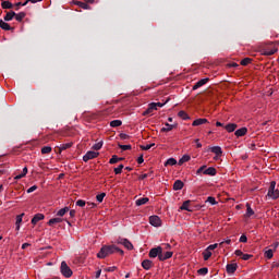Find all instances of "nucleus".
Returning a JSON list of instances; mask_svg holds the SVG:
<instances>
[{
	"mask_svg": "<svg viewBox=\"0 0 279 279\" xmlns=\"http://www.w3.org/2000/svg\"><path fill=\"white\" fill-rule=\"evenodd\" d=\"M209 150L211 151V154H215L216 156H222L223 150H221L220 146H213L209 148Z\"/></svg>",
	"mask_w": 279,
	"mask_h": 279,
	"instance_id": "nucleus-21",
	"label": "nucleus"
},
{
	"mask_svg": "<svg viewBox=\"0 0 279 279\" xmlns=\"http://www.w3.org/2000/svg\"><path fill=\"white\" fill-rule=\"evenodd\" d=\"M219 247V244H210L204 252H203V258L204 260H208L210 256H213V250H217Z\"/></svg>",
	"mask_w": 279,
	"mask_h": 279,
	"instance_id": "nucleus-5",
	"label": "nucleus"
},
{
	"mask_svg": "<svg viewBox=\"0 0 279 279\" xmlns=\"http://www.w3.org/2000/svg\"><path fill=\"white\" fill-rule=\"evenodd\" d=\"M142 267L143 269H145L146 271H149V269H151V267H154V262H151L150 259H144L142 262Z\"/></svg>",
	"mask_w": 279,
	"mask_h": 279,
	"instance_id": "nucleus-14",
	"label": "nucleus"
},
{
	"mask_svg": "<svg viewBox=\"0 0 279 279\" xmlns=\"http://www.w3.org/2000/svg\"><path fill=\"white\" fill-rule=\"evenodd\" d=\"M76 206H80L81 208H84V206H86V201H84V199L76 201Z\"/></svg>",
	"mask_w": 279,
	"mask_h": 279,
	"instance_id": "nucleus-53",
	"label": "nucleus"
},
{
	"mask_svg": "<svg viewBox=\"0 0 279 279\" xmlns=\"http://www.w3.org/2000/svg\"><path fill=\"white\" fill-rule=\"evenodd\" d=\"M236 269H239V265H236V264H228L227 265V274H229L230 276H232V274H234L236 271Z\"/></svg>",
	"mask_w": 279,
	"mask_h": 279,
	"instance_id": "nucleus-15",
	"label": "nucleus"
},
{
	"mask_svg": "<svg viewBox=\"0 0 279 279\" xmlns=\"http://www.w3.org/2000/svg\"><path fill=\"white\" fill-rule=\"evenodd\" d=\"M234 255L238 256L239 258H241V260H250V258H254V255L243 253V251H241V250H235Z\"/></svg>",
	"mask_w": 279,
	"mask_h": 279,
	"instance_id": "nucleus-8",
	"label": "nucleus"
},
{
	"mask_svg": "<svg viewBox=\"0 0 279 279\" xmlns=\"http://www.w3.org/2000/svg\"><path fill=\"white\" fill-rule=\"evenodd\" d=\"M234 134L238 137L245 136L247 134V128L238 129Z\"/></svg>",
	"mask_w": 279,
	"mask_h": 279,
	"instance_id": "nucleus-31",
	"label": "nucleus"
},
{
	"mask_svg": "<svg viewBox=\"0 0 279 279\" xmlns=\"http://www.w3.org/2000/svg\"><path fill=\"white\" fill-rule=\"evenodd\" d=\"M104 197H106V193H100V194L96 195V199L99 204H101V202H104Z\"/></svg>",
	"mask_w": 279,
	"mask_h": 279,
	"instance_id": "nucleus-49",
	"label": "nucleus"
},
{
	"mask_svg": "<svg viewBox=\"0 0 279 279\" xmlns=\"http://www.w3.org/2000/svg\"><path fill=\"white\" fill-rule=\"evenodd\" d=\"M27 16V13L25 12H20V13H15V21H17V23H23V19H25Z\"/></svg>",
	"mask_w": 279,
	"mask_h": 279,
	"instance_id": "nucleus-28",
	"label": "nucleus"
},
{
	"mask_svg": "<svg viewBox=\"0 0 279 279\" xmlns=\"http://www.w3.org/2000/svg\"><path fill=\"white\" fill-rule=\"evenodd\" d=\"M204 175H217V169L209 167L203 171Z\"/></svg>",
	"mask_w": 279,
	"mask_h": 279,
	"instance_id": "nucleus-25",
	"label": "nucleus"
},
{
	"mask_svg": "<svg viewBox=\"0 0 279 279\" xmlns=\"http://www.w3.org/2000/svg\"><path fill=\"white\" fill-rule=\"evenodd\" d=\"M162 254V248L160 246L154 247L149 251L148 256L149 258H160V255Z\"/></svg>",
	"mask_w": 279,
	"mask_h": 279,
	"instance_id": "nucleus-9",
	"label": "nucleus"
},
{
	"mask_svg": "<svg viewBox=\"0 0 279 279\" xmlns=\"http://www.w3.org/2000/svg\"><path fill=\"white\" fill-rule=\"evenodd\" d=\"M50 151H52V148H51V146H44L43 148H41V154H49Z\"/></svg>",
	"mask_w": 279,
	"mask_h": 279,
	"instance_id": "nucleus-48",
	"label": "nucleus"
},
{
	"mask_svg": "<svg viewBox=\"0 0 279 279\" xmlns=\"http://www.w3.org/2000/svg\"><path fill=\"white\" fill-rule=\"evenodd\" d=\"M1 8L2 10H12V8H14V4H12L10 0H4L1 2Z\"/></svg>",
	"mask_w": 279,
	"mask_h": 279,
	"instance_id": "nucleus-24",
	"label": "nucleus"
},
{
	"mask_svg": "<svg viewBox=\"0 0 279 279\" xmlns=\"http://www.w3.org/2000/svg\"><path fill=\"white\" fill-rule=\"evenodd\" d=\"M223 243H226L227 245H230L232 243V240L227 239V240L220 242L219 245L221 246V245H223Z\"/></svg>",
	"mask_w": 279,
	"mask_h": 279,
	"instance_id": "nucleus-58",
	"label": "nucleus"
},
{
	"mask_svg": "<svg viewBox=\"0 0 279 279\" xmlns=\"http://www.w3.org/2000/svg\"><path fill=\"white\" fill-rule=\"evenodd\" d=\"M253 215H254V209H252V205H250V203H246V213L244 217L246 219H250V217H253Z\"/></svg>",
	"mask_w": 279,
	"mask_h": 279,
	"instance_id": "nucleus-23",
	"label": "nucleus"
},
{
	"mask_svg": "<svg viewBox=\"0 0 279 279\" xmlns=\"http://www.w3.org/2000/svg\"><path fill=\"white\" fill-rule=\"evenodd\" d=\"M225 130L229 133H232L236 130V124L235 123H229L225 126Z\"/></svg>",
	"mask_w": 279,
	"mask_h": 279,
	"instance_id": "nucleus-34",
	"label": "nucleus"
},
{
	"mask_svg": "<svg viewBox=\"0 0 279 279\" xmlns=\"http://www.w3.org/2000/svg\"><path fill=\"white\" fill-rule=\"evenodd\" d=\"M197 274L199 276H206V274H208V268L204 267L197 270Z\"/></svg>",
	"mask_w": 279,
	"mask_h": 279,
	"instance_id": "nucleus-50",
	"label": "nucleus"
},
{
	"mask_svg": "<svg viewBox=\"0 0 279 279\" xmlns=\"http://www.w3.org/2000/svg\"><path fill=\"white\" fill-rule=\"evenodd\" d=\"M43 0H26L22 5H27L28 3H39Z\"/></svg>",
	"mask_w": 279,
	"mask_h": 279,
	"instance_id": "nucleus-54",
	"label": "nucleus"
},
{
	"mask_svg": "<svg viewBox=\"0 0 279 279\" xmlns=\"http://www.w3.org/2000/svg\"><path fill=\"white\" fill-rule=\"evenodd\" d=\"M121 125H123V122L121 120H112L110 122L111 128H121Z\"/></svg>",
	"mask_w": 279,
	"mask_h": 279,
	"instance_id": "nucleus-40",
	"label": "nucleus"
},
{
	"mask_svg": "<svg viewBox=\"0 0 279 279\" xmlns=\"http://www.w3.org/2000/svg\"><path fill=\"white\" fill-rule=\"evenodd\" d=\"M0 28L4 32H10V29H12V26H10L8 22L0 20Z\"/></svg>",
	"mask_w": 279,
	"mask_h": 279,
	"instance_id": "nucleus-29",
	"label": "nucleus"
},
{
	"mask_svg": "<svg viewBox=\"0 0 279 279\" xmlns=\"http://www.w3.org/2000/svg\"><path fill=\"white\" fill-rule=\"evenodd\" d=\"M267 195L270 197V199H278L279 190H276V181L270 182Z\"/></svg>",
	"mask_w": 279,
	"mask_h": 279,
	"instance_id": "nucleus-4",
	"label": "nucleus"
},
{
	"mask_svg": "<svg viewBox=\"0 0 279 279\" xmlns=\"http://www.w3.org/2000/svg\"><path fill=\"white\" fill-rule=\"evenodd\" d=\"M99 157V153L88 150L84 156H83V161L88 162V160H95V158Z\"/></svg>",
	"mask_w": 279,
	"mask_h": 279,
	"instance_id": "nucleus-7",
	"label": "nucleus"
},
{
	"mask_svg": "<svg viewBox=\"0 0 279 279\" xmlns=\"http://www.w3.org/2000/svg\"><path fill=\"white\" fill-rule=\"evenodd\" d=\"M37 189H38L37 185H33V186H31L26 192H27V193H34V191H36Z\"/></svg>",
	"mask_w": 279,
	"mask_h": 279,
	"instance_id": "nucleus-56",
	"label": "nucleus"
},
{
	"mask_svg": "<svg viewBox=\"0 0 279 279\" xmlns=\"http://www.w3.org/2000/svg\"><path fill=\"white\" fill-rule=\"evenodd\" d=\"M100 277H101V269H98V270L96 271L95 278H96V279H99Z\"/></svg>",
	"mask_w": 279,
	"mask_h": 279,
	"instance_id": "nucleus-61",
	"label": "nucleus"
},
{
	"mask_svg": "<svg viewBox=\"0 0 279 279\" xmlns=\"http://www.w3.org/2000/svg\"><path fill=\"white\" fill-rule=\"evenodd\" d=\"M71 147H73V142H69L65 144H61L58 149H59V154H62V151H65V149H71Z\"/></svg>",
	"mask_w": 279,
	"mask_h": 279,
	"instance_id": "nucleus-16",
	"label": "nucleus"
},
{
	"mask_svg": "<svg viewBox=\"0 0 279 279\" xmlns=\"http://www.w3.org/2000/svg\"><path fill=\"white\" fill-rule=\"evenodd\" d=\"M180 210H186L187 213H193V209H191V201H185L180 207Z\"/></svg>",
	"mask_w": 279,
	"mask_h": 279,
	"instance_id": "nucleus-17",
	"label": "nucleus"
},
{
	"mask_svg": "<svg viewBox=\"0 0 279 279\" xmlns=\"http://www.w3.org/2000/svg\"><path fill=\"white\" fill-rule=\"evenodd\" d=\"M121 254L123 256V250L117 247L116 245H104L100 251L97 253V258H107L110 254Z\"/></svg>",
	"mask_w": 279,
	"mask_h": 279,
	"instance_id": "nucleus-1",
	"label": "nucleus"
},
{
	"mask_svg": "<svg viewBox=\"0 0 279 279\" xmlns=\"http://www.w3.org/2000/svg\"><path fill=\"white\" fill-rule=\"evenodd\" d=\"M61 274L64 278H71L73 276V270H71L66 262L61 263Z\"/></svg>",
	"mask_w": 279,
	"mask_h": 279,
	"instance_id": "nucleus-6",
	"label": "nucleus"
},
{
	"mask_svg": "<svg viewBox=\"0 0 279 279\" xmlns=\"http://www.w3.org/2000/svg\"><path fill=\"white\" fill-rule=\"evenodd\" d=\"M147 178H149V174L144 173V174H141V175L138 177V180H145V179H147Z\"/></svg>",
	"mask_w": 279,
	"mask_h": 279,
	"instance_id": "nucleus-59",
	"label": "nucleus"
},
{
	"mask_svg": "<svg viewBox=\"0 0 279 279\" xmlns=\"http://www.w3.org/2000/svg\"><path fill=\"white\" fill-rule=\"evenodd\" d=\"M178 117L180 119H182V121H189L191 119V117L189 116V113H186V111L181 110L178 112Z\"/></svg>",
	"mask_w": 279,
	"mask_h": 279,
	"instance_id": "nucleus-27",
	"label": "nucleus"
},
{
	"mask_svg": "<svg viewBox=\"0 0 279 279\" xmlns=\"http://www.w3.org/2000/svg\"><path fill=\"white\" fill-rule=\"evenodd\" d=\"M189 160H191V156L190 155H183L182 158L179 160L178 165L180 167H182V165H184V162H189Z\"/></svg>",
	"mask_w": 279,
	"mask_h": 279,
	"instance_id": "nucleus-37",
	"label": "nucleus"
},
{
	"mask_svg": "<svg viewBox=\"0 0 279 279\" xmlns=\"http://www.w3.org/2000/svg\"><path fill=\"white\" fill-rule=\"evenodd\" d=\"M43 219H45V216L43 214H36L31 223H33V226H36V223H38V221H43Z\"/></svg>",
	"mask_w": 279,
	"mask_h": 279,
	"instance_id": "nucleus-20",
	"label": "nucleus"
},
{
	"mask_svg": "<svg viewBox=\"0 0 279 279\" xmlns=\"http://www.w3.org/2000/svg\"><path fill=\"white\" fill-rule=\"evenodd\" d=\"M264 256L268 260H271V258H274V250L269 248V250L265 251Z\"/></svg>",
	"mask_w": 279,
	"mask_h": 279,
	"instance_id": "nucleus-39",
	"label": "nucleus"
},
{
	"mask_svg": "<svg viewBox=\"0 0 279 279\" xmlns=\"http://www.w3.org/2000/svg\"><path fill=\"white\" fill-rule=\"evenodd\" d=\"M119 148L122 149V151H128L132 149V145H119Z\"/></svg>",
	"mask_w": 279,
	"mask_h": 279,
	"instance_id": "nucleus-52",
	"label": "nucleus"
},
{
	"mask_svg": "<svg viewBox=\"0 0 279 279\" xmlns=\"http://www.w3.org/2000/svg\"><path fill=\"white\" fill-rule=\"evenodd\" d=\"M166 126L161 129V132H171L173 128H177L174 124L165 123Z\"/></svg>",
	"mask_w": 279,
	"mask_h": 279,
	"instance_id": "nucleus-38",
	"label": "nucleus"
},
{
	"mask_svg": "<svg viewBox=\"0 0 279 279\" xmlns=\"http://www.w3.org/2000/svg\"><path fill=\"white\" fill-rule=\"evenodd\" d=\"M24 7L22 2H17L13 5V8H15V10H19V8Z\"/></svg>",
	"mask_w": 279,
	"mask_h": 279,
	"instance_id": "nucleus-62",
	"label": "nucleus"
},
{
	"mask_svg": "<svg viewBox=\"0 0 279 279\" xmlns=\"http://www.w3.org/2000/svg\"><path fill=\"white\" fill-rule=\"evenodd\" d=\"M182 189H184V182H182V180H177L173 183V191H182Z\"/></svg>",
	"mask_w": 279,
	"mask_h": 279,
	"instance_id": "nucleus-22",
	"label": "nucleus"
},
{
	"mask_svg": "<svg viewBox=\"0 0 279 279\" xmlns=\"http://www.w3.org/2000/svg\"><path fill=\"white\" fill-rule=\"evenodd\" d=\"M74 5H78V8H82V10H90V7L86 2L74 1Z\"/></svg>",
	"mask_w": 279,
	"mask_h": 279,
	"instance_id": "nucleus-30",
	"label": "nucleus"
},
{
	"mask_svg": "<svg viewBox=\"0 0 279 279\" xmlns=\"http://www.w3.org/2000/svg\"><path fill=\"white\" fill-rule=\"evenodd\" d=\"M208 82H210V78L208 77L199 80L193 86V90H197V88H202V86H205V84H208Z\"/></svg>",
	"mask_w": 279,
	"mask_h": 279,
	"instance_id": "nucleus-11",
	"label": "nucleus"
},
{
	"mask_svg": "<svg viewBox=\"0 0 279 279\" xmlns=\"http://www.w3.org/2000/svg\"><path fill=\"white\" fill-rule=\"evenodd\" d=\"M240 64L242 66H247V64H252V59L251 58H244L241 60Z\"/></svg>",
	"mask_w": 279,
	"mask_h": 279,
	"instance_id": "nucleus-44",
	"label": "nucleus"
},
{
	"mask_svg": "<svg viewBox=\"0 0 279 279\" xmlns=\"http://www.w3.org/2000/svg\"><path fill=\"white\" fill-rule=\"evenodd\" d=\"M23 217H25V214H21L16 216V221H15V230L20 231L21 230V223H23Z\"/></svg>",
	"mask_w": 279,
	"mask_h": 279,
	"instance_id": "nucleus-19",
	"label": "nucleus"
},
{
	"mask_svg": "<svg viewBox=\"0 0 279 279\" xmlns=\"http://www.w3.org/2000/svg\"><path fill=\"white\" fill-rule=\"evenodd\" d=\"M119 243L120 245H123L126 250H134V245L128 239H121Z\"/></svg>",
	"mask_w": 279,
	"mask_h": 279,
	"instance_id": "nucleus-12",
	"label": "nucleus"
},
{
	"mask_svg": "<svg viewBox=\"0 0 279 279\" xmlns=\"http://www.w3.org/2000/svg\"><path fill=\"white\" fill-rule=\"evenodd\" d=\"M27 167H24L22 173L16 174L15 172L14 180H22V178H25V175H27Z\"/></svg>",
	"mask_w": 279,
	"mask_h": 279,
	"instance_id": "nucleus-32",
	"label": "nucleus"
},
{
	"mask_svg": "<svg viewBox=\"0 0 279 279\" xmlns=\"http://www.w3.org/2000/svg\"><path fill=\"white\" fill-rule=\"evenodd\" d=\"M29 243H24V244H22V250H26V247H29Z\"/></svg>",
	"mask_w": 279,
	"mask_h": 279,
	"instance_id": "nucleus-64",
	"label": "nucleus"
},
{
	"mask_svg": "<svg viewBox=\"0 0 279 279\" xmlns=\"http://www.w3.org/2000/svg\"><path fill=\"white\" fill-rule=\"evenodd\" d=\"M173 256V252L168 251L166 253L161 252V255H159V260H169Z\"/></svg>",
	"mask_w": 279,
	"mask_h": 279,
	"instance_id": "nucleus-18",
	"label": "nucleus"
},
{
	"mask_svg": "<svg viewBox=\"0 0 279 279\" xmlns=\"http://www.w3.org/2000/svg\"><path fill=\"white\" fill-rule=\"evenodd\" d=\"M147 202H149L148 197H142V198H138L135 202V204H136V206H145V204H147Z\"/></svg>",
	"mask_w": 279,
	"mask_h": 279,
	"instance_id": "nucleus-35",
	"label": "nucleus"
},
{
	"mask_svg": "<svg viewBox=\"0 0 279 279\" xmlns=\"http://www.w3.org/2000/svg\"><path fill=\"white\" fill-rule=\"evenodd\" d=\"M101 147H104V142L100 141V142L94 144L92 149H94L95 151H99V149H101Z\"/></svg>",
	"mask_w": 279,
	"mask_h": 279,
	"instance_id": "nucleus-43",
	"label": "nucleus"
},
{
	"mask_svg": "<svg viewBox=\"0 0 279 279\" xmlns=\"http://www.w3.org/2000/svg\"><path fill=\"white\" fill-rule=\"evenodd\" d=\"M16 16V13L14 11H8L7 14L4 15V21L9 22L14 20Z\"/></svg>",
	"mask_w": 279,
	"mask_h": 279,
	"instance_id": "nucleus-26",
	"label": "nucleus"
},
{
	"mask_svg": "<svg viewBox=\"0 0 279 279\" xmlns=\"http://www.w3.org/2000/svg\"><path fill=\"white\" fill-rule=\"evenodd\" d=\"M149 223H150V226H154L155 228H160V226H162V220L158 216H150Z\"/></svg>",
	"mask_w": 279,
	"mask_h": 279,
	"instance_id": "nucleus-10",
	"label": "nucleus"
},
{
	"mask_svg": "<svg viewBox=\"0 0 279 279\" xmlns=\"http://www.w3.org/2000/svg\"><path fill=\"white\" fill-rule=\"evenodd\" d=\"M204 169H206V166H202L197 171V175L202 174V172L204 171Z\"/></svg>",
	"mask_w": 279,
	"mask_h": 279,
	"instance_id": "nucleus-60",
	"label": "nucleus"
},
{
	"mask_svg": "<svg viewBox=\"0 0 279 279\" xmlns=\"http://www.w3.org/2000/svg\"><path fill=\"white\" fill-rule=\"evenodd\" d=\"M175 165H178V160H175V158H169L165 162V167H173Z\"/></svg>",
	"mask_w": 279,
	"mask_h": 279,
	"instance_id": "nucleus-36",
	"label": "nucleus"
},
{
	"mask_svg": "<svg viewBox=\"0 0 279 279\" xmlns=\"http://www.w3.org/2000/svg\"><path fill=\"white\" fill-rule=\"evenodd\" d=\"M121 160H123V158L117 155H113L109 160V165H117V162H121Z\"/></svg>",
	"mask_w": 279,
	"mask_h": 279,
	"instance_id": "nucleus-33",
	"label": "nucleus"
},
{
	"mask_svg": "<svg viewBox=\"0 0 279 279\" xmlns=\"http://www.w3.org/2000/svg\"><path fill=\"white\" fill-rule=\"evenodd\" d=\"M205 123H208V119L206 118H198L192 122L193 128H197L199 125H205Z\"/></svg>",
	"mask_w": 279,
	"mask_h": 279,
	"instance_id": "nucleus-13",
	"label": "nucleus"
},
{
	"mask_svg": "<svg viewBox=\"0 0 279 279\" xmlns=\"http://www.w3.org/2000/svg\"><path fill=\"white\" fill-rule=\"evenodd\" d=\"M56 223H62V218H51L49 221H48V226H53Z\"/></svg>",
	"mask_w": 279,
	"mask_h": 279,
	"instance_id": "nucleus-41",
	"label": "nucleus"
},
{
	"mask_svg": "<svg viewBox=\"0 0 279 279\" xmlns=\"http://www.w3.org/2000/svg\"><path fill=\"white\" fill-rule=\"evenodd\" d=\"M118 267L117 266H111V267H107L105 268L106 272L112 274L114 271H117Z\"/></svg>",
	"mask_w": 279,
	"mask_h": 279,
	"instance_id": "nucleus-51",
	"label": "nucleus"
},
{
	"mask_svg": "<svg viewBox=\"0 0 279 279\" xmlns=\"http://www.w3.org/2000/svg\"><path fill=\"white\" fill-rule=\"evenodd\" d=\"M66 213H69V207H64V208H61L57 215L58 217H64L66 215Z\"/></svg>",
	"mask_w": 279,
	"mask_h": 279,
	"instance_id": "nucleus-42",
	"label": "nucleus"
},
{
	"mask_svg": "<svg viewBox=\"0 0 279 279\" xmlns=\"http://www.w3.org/2000/svg\"><path fill=\"white\" fill-rule=\"evenodd\" d=\"M206 202L211 204V206H217V199L214 196L207 197Z\"/></svg>",
	"mask_w": 279,
	"mask_h": 279,
	"instance_id": "nucleus-46",
	"label": "nucleus"
},
{
	"mask_svg": "<svg viewBox=\"0 0 279 279\" xmlns=\"http://www.w3.org/2000/svg\"><path fill=\"white\" fill-rule=\"evenodd\" d=\"M278 52V48L274 44H268L262 49V56H274Z\"/></svg>",
	"mask_w": 279,
	"mask_h": 279,
	"instance_id": "nucleus-3",
	"label": "nucleus"
},
{
	"mask_svg": "<svg viewBox=\"0 0 279 279\" xmlns=\"http://www.w3.org/2000/svg\"><path fill=\"white\" fill-rule=\"evenodd\" d=\"M240 243H247V235L242 234V235L240 236Z\"/></svg>",
	"mask_w": 279,
	"mask_h": 279,
	"instance_id": "nucleus-55",
	"label": "nucleus"
},
{
	"mask_svg": "<svg viewBox=\"0 0 279 279\" xmlns=\"http://www.w3.org/2000/svg\"><path fill=\"white\" fill-rule=\"evenodd\" d=\"M167 102H150L148 108L143 112V117H149L154 114V110L162 108Z\"/></svg>",
	"mask_w": 279,
	"mask_h": 279,
	"instance_id": "nucleus-2",
	"label": "nucleus"
},
{
	"mask_svg": "<svg viewBox=\"0 0 279 279\" xmlns=\"http://www.w3.org/2000/svg\"><path fill=\"white\" fill-rule=\"evenodd\" d=\"M156 144H147V145H142L141 146V149L143 150V151H148V149H151L154 146H155Z\"/></svg>",
	"mask_w": 279,
	"mask_h": 279,
	"instance_id": "nucleus-45",
	"label": "nucleus"
},
{
	"mask_svg": "<svg viewBox=\"0 0 279 279\" xmlns=\"http://www.w3.org/2000/svg\"><path fill=\"white\" fill-rule=\"evenodd\" d=\"M87 206H89V208H97V204L90 202L87 203Z\"/></svg>",
	"mask_w": 279,
	"mask_h": 279,
	"instance_id": "nucleus-63",
	"label": "nucleus"
},
{
	"mask_svg": "<svg viewBox=\"0 0 279 279\" xmlns=\"http://www.w3.org/2000/svg\"><path fill=\"white\" fill-rule=\"evenodd\" d=\"M123 165H120L119 167L114 168L116 175H120V173H123Z\"/></svg>",
	"mask_w": 279,
	"mask_h": 279,
	"instance_id": "nucleus-47",
	"label": "nucleus"
},
{
	"mask_svg": "<svg viewBox=\"0 0 279 279\" xmlns=\"http://www.w3.org/2000/svg\"><path fill=\"white\" fill-rule=\"evenodd\" d=\"M145 162V159L143 158V155H141L138 158H137V165H143Z\"/></svg>",
	"mask_w": 279,
	"mask_h": 279,
	"instance_id": "nucleus-57",
	"label": "nucleus"
}]
</instances>
